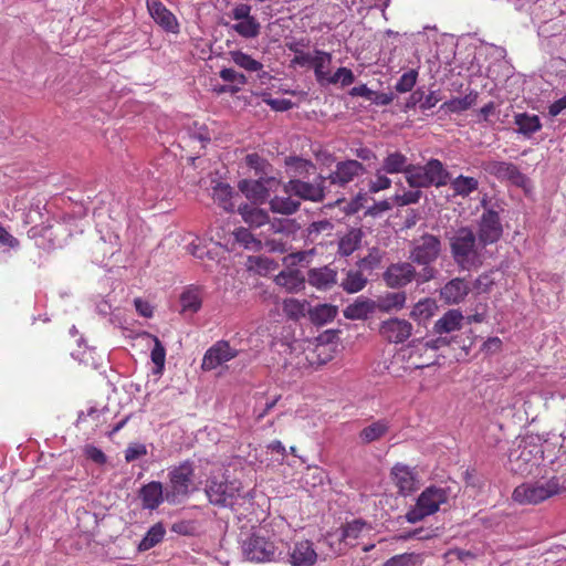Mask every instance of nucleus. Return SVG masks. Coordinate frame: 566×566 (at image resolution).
Instances as JSON below:
<instances>
[{
	"label": "nucleus",
	"mask_w": 566,
	"mask_h": 566,
	"mask_svg": "<svg viewBox=\"0 0 566 566\" xmlns=\"http://www.w3.org/2000/svg\"><path fill=\"white\" fill-rule=\"evenodd\" d=\"M188 252L197 259H203L205 256H209L210 252L202 244V241L199 238L193 239L187 245Z\"/></svg>",
	"instance_id": "obj_60"
},
{
	"label": "nucleus",
	"mask_w": 566,
	"mask_h": 566,
	"mask_svg": "<svg viewBox=\"0 0 566 566\" xmlns=\"http://www.w3.org/2000/svg\"><path fill=\"white\" fill-rule=\"evenodd\" d=\"M391 479L397 486L399 494L403 496L410 495L419 486L417 474L406 464H395L391 469Z\"/></svg>",
	"instance_id": "obj_18"
},
{
	"label": "nucleus",
	"mask_w": 566,
	"mask_h": 566,
	"mask_svg": "<svg viewBox=\"0 0 566 566\" xmlns=\"http://www.w3.org/2000/svg\"><path fill=\"white\" fill-rule=\"evenodd\" d=\"M542 453L539 446L521 442L509 454L510 470L518 474L531 473L538 465Z\"/></svg>",
	"instance_id": "obj_8"
},
{
	"label": "nucleus",
	"mask_w": 566,
	"mask_h": 566,
	"mask_svg": "<svg viewBox=\"0 0 566 566\" xmlns=\"http://www.w3.org/2000/svg\"><path fill=\"white\" fill-rule=\"evenodd\" d=\"M300 200L294 199L293 195L287 197L276 196L270 201V208L273 212L282 214H292L300 208Z\"/></svg>",
	"instance_id": "obj_39"
},
{
	"label": "nucleus",
	"mask_w": 566,
	"mask_h": 566,
	"mask_svg": "<svg viewBox=\"0 0 566 566\" xmlns=\"http://www.w3.org/2000/svg\"><path fill=\"white\" fill-rule=\"evenodd\" d=\"M417 275L415 266L409 262L390 264L384 273L386 284L391 289H398L409 284Z\"/></svg>",
	"instance_id": "obj_16"
},
{
	"label": "nucleus",
	"mask_w": 566,
	"mask_h": 566,
	"mask_svg": "<svg viewBox=\"0 0 566 566\" xmlns=\"http://www.w3.org/2000/svg\"><path fill=\"white\" fill-rule=\"evenodd\" d=\"M367 284V277L360 271H348L346 277L342 281L340 286L347 293H357Z\"/></svg>",
	"instance_id": "obj_47"
},
{
	"label": "nucleus",
	"mask_w": 566,
	"mask_h": 566,
	"mask_svg": "<svg viewBox=\"0 0 566 566\" xmlns=\"http://www.w3.org/2000/svg\"><path fill=\"white\" fill-rule=\"evenodd\" d=\"M193 468L184 462L169 471V488L166 491V501L175 504L187 497L193 490Z\"/></svg>",
	"instance_id": "obj_6"
},
{
	"label": "nucleus",
	"mask_w": 566,
	"mask_h": 566,
	"mask_svg": "<svg viewBox=\"0 0 566 566\" xmlns=\"http://www.w3.org/2000/svg\"><path fill=\"white\" fill-rule=\"evenodd\" d=\"M375 311L376 302L360 296L344 310V316L348 319H366Z\"/></svg>",
	"instance_id": "obj_26"
},
{
	"label": "nucleus",
	"mask_w": 566,
	"mask_h": 566,
	"mask_svg": "<svg viewBox=\"0 0 566 566\" xmlns=\"http://www.w3.org/2000/svg\"><path fill=\"white\" fill-rule=\"evenodd\" d=\"M138 495L143 507L150 511L156 510L166 500L163 484L158 481H151L143 485Z\"/></svg>",
	"instance_id": "obj_22"
},
{
	"label": "nucleus",
	"mask_w": 566,
	"mask_h": 566,
	"mask_svg": "<svg viewBox=\"0 0 566 566\" xmlns=\"http://www.w3.org/2000/svg\"><path fill=\"white\" fill-rule=\"evenodd\" d=\"M451 492L444 486H429L417 499L416 505L406 513L409 523H418L424 517L434 514L440 506L449 501Z\"/></svg>",
	"instance_id": "obj_4"
},
{
	"label": "nucleus",
	"mask_w": 566,
	"mask_h": 566,
	"mask_svg": "<svg viewBox=\"0 0 566 566\" xmlns=\"http://www.w3.org/2000/svg\"><path fill=\"white\" fill-rule=\"evenodd\" d=\"M220 77L224 82H233L240 85H244L247 83V77L242 73H238L233 69H222L220 71Z\"/></svg>",
	"instance_id": "obj_62"
},
{
	"label": "nucleus",
	"mask_w": 566,
	"mask_h": 566,
	"mask_svg": "<svg viewBox=\"0 0 566 566\" xmlns=\"http://www.w3.org/2000/svg\"><path fill=\"white\" fill-rule=\"evenodd\" d=\"M365 168L361 163L355 159L340 161L335 170L327 177L331 184L345 186L352 182L356 177L364 174Z\"/></svg>",
	"instance_id": "obj_19"
},
{
	"label": "nucleus",
	"mask_w": 566,
	"mask_h": 566,
	"mask_svg": "<svg viewBox=\"0 0 566 566\" xmlns=\"http://www.w3.org/2000/svg\"><path fill=\"white\" fill-rule=\"evenodd\" d=\"M332 63V55L327 52L316 50L312 65L314 66V72L317 82L323 83L326 82L329 74V66Z\"/></svg>",
	"instance_id": "obj_36"
},
{
	"label": "nucleus",
	"mask_w": 566,
	"mask_h": 566,
	"mask_svg": "<svg viewBox=\"0 0 566 566\" xmlns=\"http://www.w3.org/2000/svg\"><path fill=\"white\" fill-rule=\"evenodd\" d=\"M514 119L518 127L517 132L526 137L532 136L542 128V124L537 115L521 113L516 114Z\"/></svg>",
	"instance_id": "obj_35"
},
{
	"label": "nucleus",
	"mask_w": 566,
	"mask_h": 566,
	"mask_svg": "<svg viewBox=\"0 0 566 566\" xmlns=\"http://www.w3.org/2000/svg\"><path fill=\"white\" fill-rule=\"evenodd\" d=\"M450 180V174L438 159H430L423 166H415L407 170V182L413 188L442 187Z\"/></svg>",
	"instance_id": "obj_5"
},
{
	"label": "nucleus",
	"mask_w": 566,
	"mask_h": 566,
	"mask_svg": "<svg viewBox=\"0 0 566 566\" xmlns=\"http://www.w3.org/2000/svg\"><path fill=\"white\" fill-rule=\"evenodd\" d=\"M308 311V303L305 300L291 297L283 301V312L291 319L304 317Z\"/></svg>",
	"instance_id": "obj_44"
},
{
	"label": "nucleus",
	"mask_w": 566,
	"mask_h": 566,
	"mask_svg": "<svg viewBox=\"0 0 566 566\" xmlns=\"http://www.w3.org/2000/svg\"><path fill=\"white\" fill-rule=\"evenodd\" d=\"M412 331V324L409 321L399 317L382 321L379 325L380 336L392 344L406 342L411 336Z\"/></svg>",
	"instance_id": "obj_14"
},
{
	"label": "nucleus",
	"mask_w": 566,
	"mask_h": 566,
	"mask_svg": "<svg viewBox=\"0 0 566 566\" xmlns=\"http://www.w3.org/2000/svg\"><path fill=\"white\" fill-rule=\"evenodd\" d=\"M441 252V242L433 234H423L412 241L409 259L419 265H430Z\"/></svg>",
	"instance_id": "obj_10"
},
{
	"label": "nucleus",
	"mask_w": 566,
	"mask_h": 566,
	"mask_svg": "<svg viewBox=\"0 0 566 566\" xmlns=\"http://www.w3.org/2000/svg\"><path fill=\"white\" fill-rule=\"evenodd\" d=\"M324 543L334 555H343L349 547L342 528L328 532L324 538Z\"/></svg>",
	"instance_id": "obj_43"
},
{
	"label": "nucleus",
	"mask_w": 566,
	"mask_h": 566,
	"mask_svg": "<svg viewBox=\"0 0 566 566\" xmlns=\"http://www.w3.org/2000/svg\"><path fill=\"white\" fill-rule=\"evenodd\" d=\"M333 224L328 220H319L312 222L307 228V238L312 241L316 240L317 235L322 232H331Z\"/></svg>",
	"instance_id": "obj_56"
},
{
	"label": "nucleus",
	"mask_w": 566,
	"mask_h": 566,
	"mask_svg": "<svg viewBox=\"0 0 566 566\" xmlns=\"http://www.w3.org/2000/svg\"><path fill=\"white\" fill-rule=\"evenodd\" d=\"M558 478L542 479L534 482H526L515 488L512 497L522 505L538 504L562 492Z\"/></svg>",
	"instance_id": "obj_3"
},
{
	"label": "nucleus",
	"mask_w": 566,
	"mask_h": 566,
	"mask_svg": "<svg viewBox=\"0 0 566 566\" xmlns=\"http://www.w3.org/2000/svg\"><path fill=\"white\" fill-rule=\"evenodd\" d=\"M483 168L489 175L500 181H506L523 189H526L528 186V178L512 163L490 160L484 164Z\"/></svg>",
	"instance_id": "obj_11"
},
{
	"label": "nucleus",
	"mask_w": 566,
	"mask_h": 566,
	"mask_svg": "<svg viewBox=\"0 0 566 566\" xmlns=\"http://www.w3.org/2000/svg\"><path fill=\"white\" fill-rule=\"evenodd\" d=\"M420 556L415 553H403L390 557L384 566H412L418 563Z\"/></svg>",
	"instance_id": "obj_53"
},
{
	"label": "nucleus",
	"mask_w": 566,
	"mask_h": 566,
	"mask_svg": "<svg viewBox=\"0 0 566 566\" xmlns=\"http://www.w3.org/2000/svg\"><path fill=\"white\" fill-rule=\"evenodd\" d=\"M283 557L292 566H313L317 560V553L311 541L302 539L295 542L287 554L283 553Z\"/></svg>",
	"instance_id": "obj_17"
},
{
	"label": "nucleus",
	"mask_w": 566,
	"mask_h": 566,
	"mask_svg": "<svg viewBox=\"0 0 566 566\" xmlns=\"http://www.w3.org/2000/svg\"><path fill=\"white\" fill-rule=\"evenodd\" d=\"M478 98L476 93H470L463 97H455L450 101L444 102L440 108L444 112L449 113H461L469 109L472 105L475 104Z\"/></svg>",
	"instance_id": "obj_41"
},
{
	"label": "nucleus",
	"mask_w": 566,
	"mask_h": 566,
	"mask_svg": "<svg viewBox=\"0 0 566 566\" xmlns=\"http://www.w3.org/2000/svg\"><path fill=\"white\" fill-rule=\"evenodd\" d=\"M146 337L154 344L150 358L156 366V373L160 374L165 367L166 349L157 336L147 334Z\"/></svg>",
	"instance_id": "obj_49"
},
{
	"label": "nucleus",
	"mask_w": 566,
	"mask_h": 566,
	"mask_svg": "<svg viewBox=\"0 0 566 566\" xmlns=\"http://www.w3.org/2000/svg\"><path fill=\"white\" fill-rule=\"evenodd\" d=\"M469 291V284L464 280L457 277L449 281L440 290V297L447 304H459L464 300Z\"/></svg>",
	"instance_id": "obj_23"
},
{
	"label": "nucleus",
	"mask_w": 566,
	"mask_h": 566,
	"mask_svg": "<svg viewBox=\"0 0 566 566\" xmlns=\"http://www.w3.org/2000/svg\"><path fill=\"white\" fill-rule=\"evenodd\" d=\"M369 192L376 193L381 190L388 189L391 186V180L384 175L381 169L377 170L375 178L369 181Z\"/></svg>",
	"instance_id": "obj_55"
},
{
	"label": "nucleus",
	"mask_w": 566,
	"mask_h": 566,
	"mask_svg": "<svg viewBox=\"0 0 566 566\" xmlns=\"http://www.w3.org/2000/svg\"><path fill=\"white\" fill-rule=\"evenodd\" d=\"M272 178H263L259 176L258 179H243L239 182L240 191L250 200L255 202H263L269 196V185L273 182Z\"/></svg>",
	"instance_id": "obj_21"
},
{
	"label": "nucleus",
	"mask_w": 566,
	"mask_h": 566,
	"mask_svg": "<svg viewBox=\"0 0 566 566\" xmlns=\"http://www.w3.org/2000/svg\"><path fill=\"white\" fill-rule=\"evenodd\" d=\"M336 271L328 268L311 269L307 273L308 283L317 290H328L336 284Z\"/></svg>",
	"instance_id": "obj_24"
},
{
	"label": "nucleus",
	"mask_w": 566,
	"mask_h": 566,
	"mask_svg": "<svg viewBox=\"0 0 566 566\" xmlns=\"http://www.w3.org/2000/svg\"><path fill=\"white\" fill-rule=\"evenodd\" d=\"M450 187L453 190L454 196L468 197L479 187L478 179L460 175L457 178L449 180Z\"/></svg>",
	"instance_id": "obj_37"
},
{
	"label": "nucleus",
	"mask_w": 566,
	"mask_h": 566,
	"mask_svg": "<svg viewBox=\"0 0 566 566\" xmlns=\"http://www.w3.org/2000/svg\"><path fill=\"white\" fill-rule=\"evenodd\" d=\"M201 291L197 286H188L180 295L181 311L184 313L198 312L201 307Z\"/></svg>",
	"instance_id": "obj_32"
},
{
	"label": "nucleus",
	"mask_w": 566,
	"mask_h": 566,
	"mask_svg": "<svg viewBox=\"0 0 566 566\" xmlns=\"http://www.w3.org/2000/svg\"><path fill=\"white\" fill-rule=\"evenodd\" d=\"M451 253L457 264L470 270L480 264V254L474 232L462 227L455 231L450 239Z\"/></svg>",
	"instance_id": "obj_2"
},
{
	"label": "nucleus",
	"mask_w": 566,
	"mask_h": 566,
	"mask_svg": "<svg viewBox=\"0 0 566 566\" xmlns=\"http://www.w3.org/2000/svg\"><path fill=\"white\" fill-rule=\"evenodd\" d=\"M319 179L321 182L317 184L305 182L300 179H291L284 185V190L287 195H293L298 199L317 202L324 198V189L322 182L325 180V178L319 177Z\"/></svg>",
	"instance_id": "obj_15"
},
{
	"label": "nucleus",
	"mask_w": 566,
	"mask_h": 566,
	"mask_svg": "<svg viewBox=\"0 0 566 566\" xmlns=\"http://www.w3.org/2000/svg\"><path fill=\"white\" fill-rule=\"evenodd\" d=\"M355 80L354 73L347 67H339L333 75L328 76V84L340 83L343 86L350 85Z\"/></svg>",
	"instance_id": "obj_54"
},
{
	"label": "nucleus",
	"mask_w": 566,
	"mask_h": 566,
	"mask_svg": "<svg viewBox=\"0 0 566 566\" xmlns=\"http://www.w3.org/2000/svg\"><path fill=\"white\" fill-rule=\"evenodd\" d=\"M135 308L143 317H151L153 316V306L149 302L144 301L142 298H135L134 301Z\"/></svg>",
	"instance_id": "obj_64"
},
{
	"label": "nucleus",
	"mask_w": 566,
	"mask_h": 566,
	"mask_svg": "<svg viewBox=\"0 0 566 566\" xmlns=\"http://www.w3.org/2000/svg\"><path fill=\"white\" fill-rule=\"evenodd\" d=\"M411 167L408 163V158L399 153H389L382 160L381 170L385 174H400L403 172L407 176V170Z\"/></svg>",
	"instance_id": "obj_29"
},
{
	"label": "nucleus",
	"mask_w": 566,
	"mask_h": 566,
	"mask_svg": "<svg viewBox=\"0 0 566 566\" xmlns=\"http://www.w3.org/2000/svg\"><path fill=\"white\" fill-rule=\"evenodd\" d=\"M421 197L420 190H409L403 192L402 195L395 196V202L398 206H408L411 203H417Z\"/></svg>",
	"instance_id": "obj_59"
},
{
	"label": "nucleus",
	"mask_w": 566,
	"mask_h": 566,
	"mask_svg": "<svg viewBox=\"0 0 566 566\" xmlns=\"http://www.w3.org/2000/svg\"><path fill=\"white\" fill-rule=\"evenodd\" d=\"M84 454L87 459L92 460L97 464L106 463V455L104 454V452L93 444L85 446Z\"/></svg>",
	"instance_id": "obj_61"
},
{
	"label": "nucleus",
	"mask_w": 566,
	"mask_h": 566,
	"mask_svg": "<svg viewBox=\"0 0 566 566\" xmlns=\"http://www.w3.org/2000/svg\"><path fill=\"white\" fill-rule=\"evenodd\" d=\"M251 270H254L261 275H265L269 272L273 271L275 268V263L264 256H253L249 259Z\"/></svg>",
	"instance_id": "obj_52"
},
{
	"label": "nucleus",
	"mask_w": 566,
	"mask_h": 566,
	"mask_svg": "<svg viewBox=\"0 0 566 566\" xmlns=\"http://www.w3.org/2000/svg\"><path fill=\"white\" fill-rule=\"evenodd\" d=\"M238 354L239 350L231 347L227 340H218L205 353L201 368L206 371L213 370L235 358Z\"/></svg>",
	"instance_id": "obj_13"
},
{
	"label": "nucleus",
	"mask_w": 566,
	"mask_h": 566,
	"mask_svg": "<svg viewBox=\"0 0 566 566\" xmlns=\"http://www.w3.org/2000/svg\"><path fill=\"white\" fill-rule=\"evenodd\" d=\"M241 482L239 480H228L213 476L208 480L206 494L210 503L220 506H232L241 497Z\"/></svg>",
	"instance_id": "obj_7"
},
{
	"label": "nucleus",
	"mask_w": 566,
	"mask_h": 566,
	"mask_svg": "<svg viewBox=\"0 0 566 566\" xmlns=\"http://www.w3.org/2000/svg\"><path fill=\"white\" fill-rule=\"evenodd\" d=\"M274 282L289 293H297L305 289V277L296 270L280 272Z\"/></svg>",
	"instance_id": "obj_25"
},
{
	"label": "nucleus",
	"mask_w": 566,
	"mask_h": 566,
	"mask_svg": "<svg viewBox=\"0 0 566 566\" xmlns=\"http://www.w3.org/2000/svg\"><path fill=\"white\" fill-rule=\"evenodd\" d=\"M245 164L249 168L255 170V176H262L263 174H266L265 168L268 167V164L258 154H249L245 157Z\"/></svg>",
	"instance_id": "obj_57"
},
{
	"label": "nucleus",
	"mask_w": 566,
	"mask_h": 566,
	"mask_svg": "<svg viewBox=\"0 0 566 566\" xmlns=\"http://www.w3.org/2000/svg\"><path fill=\"white\" fill-rule=\"evenodd\" d=\"M340 528L349 546L355 545V541L358 539L364 532L369 531L367 523L361 520H353Z\"/></svg>",
	"instance_id": "obj_45"
},
{
	"label": "nucleus",
	"mask_w": 566,
	"mask_h": 566,
	"mask_svg": "<svg viewBox=\"0 0 566 566\" xmlns=\"http://www.w3.org/2000/svg\"><path fill=\"white\" fill-rule=\"evenodd\" d=\"M390 429L388 419H379L364 427L359 432V439L363 443H371L385 437Z\"/></svg>",
	"instance_id": "obj_28"
},
{
	"label": "nucleus",
	"mask_w": 566,
	"mask_h": 566,
	"mask_svg": "<svg viewBox=\"0 0 566 566\" xmlns=\"http://www.w3.org/2000/svg\"><path fill=\"white\" fill-rule=\"evenodd\" d=\"M147 454V448L143 443H130L125 450V460L133 462Z\"/></svg>",
	"instance_id": "obj_58"
},
{
	"label": "nucleus",
	"mask_w": 566,
	"mask_h": 566,
	"mask_svg": "<svg viewBox=\"0 0 566 566\" xmlns=\"http://www.w3.org/2000/svg\"><path fill=\"white\" fill-rule=\"evenodd\" d=\"M502 232L503 228L497 212L486 209L479 220V243L483 247L495 243L502 237Z\"/></svg>",
	"instance_id": "obj_12"
},
{
	"label": "nucleus",
	"mask_w": 566,
	"mask_h": 566,
	"mask_svg": "<svg viewBox=\"0 0 566 566\" xmlns=\"http://www.w3.org/2000/svg\"><path fill=\"white\" fill-rule=\"evenodd\" d=\"M363 232L360 229H352L339 239L338 252L343 256L354 253L360 245Z\"/></svg>",
	"instance_id": "obj_33"
},
{
	"label": "nucleus",
	"mask_w": 566,
	"mask_h": 566,
	"mask_svg": "<svg viewBox=\"0 0 566 566\" xmlns=\"http://www.w3.org/2000/svg\"><path fill=\"white\" fill-rule=\"evenodd\" d=\"M147 10L150 17L165 31L177 33L179 23L175 14L168 10L160 0H146Z\"/></svg>",
	"instance_id": "obj_20"
},
{
	"label": "nucleus",
	"mask_w": 566,
	"mask_h": 566,
	"mask_svg": "<svg viewBox=\"0 0 566 566\" xmlns=\"http://www.w3.org/2000/svg\"><path fill=\"white\" fill-rule=\"evenodd\" d=\"M165 534L166 530L163 523H156L148 530L144 538L140 541L138 545L139 551L144 552L155 547L163 541Z\"/></svg>",
	"instance_id": "obj_42"
},
{
	"label": "nucleus",
	"mask_w": 566,
	"mask_h": 566,
	"mask_svg": "<svg viewBox=\"0 0 566 566\" xmlns=\"http://www.w3.org/2000/svg\"><path fill=\"white\" fill-rule=\"evenodd\" d=\"M240 214L245 223L251 227H261L269 221V214L263 209L244 205L239 208Z\"/></svg>",
	"instance_id": "obj_38"
},
{
	"label": "nucleus",
	"mask_w": 566,
	"mask_h": 566,
	"mask_svg": "<svg viewBox=\"0 0 566 566\" xmlns=\"http://www.w3.org/2000/svg\"><path fill=\"white\" fill-rule=\"evenodd\" d=\"M311 321L317 325L332 322L337 315V307L331 304H321L308 311Z\"/></svg>",
	"instance_id": "obj_40"
},
{
	"label": "nucleus",
	"mask_w": 566,
	"mask_h": 566,
	"mask_svg": "<svg viewBox=\"0 0 566 566\" xmlns=\"http://www.w3.org/2000/svg\"><path fill=\"white\" fill-rule=\"evenodd\" d=\"M233 235L235 241L242 244L245 249L259 250L261 248V241L255 239L245 228H238L233 232Z\"/></svg>",
	"instance_id": "obj_50"
},
{
	"label": "nucleus",
	"mask_w": 566,
	"mask_h": 566,
	"mask_svg": "<svg viewBox=\"0 0 566 566\" xmlns=\"http://www.w3.org/2000/svg\"><path fill=\"white\" fill-rule=\"evenodd\" d=\"M463 315L459 310H449L433 326L436 334H448L462 327Z\"/></svg>",
	"instance_id": "obj_27"
},
{
	"label": "nucleus",
	"mask_w": 566,
	"mask_h": 566,
	"mask_svg": "<svg viewBox=\"0 0 566 566\" xmlns=\"http://www.w3.org/2000/svg\"><path fill=\"white\" fill-rule=\"evenodd\" d=\"M418 77V71L417 70H410L406 73H403L398 82L396 83V91L399 93H407L410 92L413 86L416 85Z\"/></svg>",
	"instance_id": "obj_51"
},
{
	"label": "nucleus",
	"mask_w": 566,
	"mask_h": 566,
	"mask_svg": "<svg viewBox=\"0 0 566 566\" xmlns=\"http://www.w3.org/2000/svg\"><path fill=\"white\" fill-rule=\"evenodd\" d=\"M229 54L235 65L248 72H259L263 69L261 62L242 51H231Z\"/></svg>",
	"instance_id": "obj_46"
},
{
	"label": "nucleus",
	"mask_w": 566,
	"mask_h": 566,
	"mask_svg": "<svg viewBox=\"0 0 566 566\" xmlns=\"http://www.w3.org/2000/svg\"><path fill=\"white\" fill-rule=\"evenodd\" d=\"M213 200L224 210L230 211L233 209L232 188L228 184L218 182L212 189Z\"/></svg>",
	"instance_id": "obj_48"
},
{
	"label": "nucleus",
	"mask_w": 566,
	"mask_h": 566,
	"mask_svg": "<svg viewBox=\"0 0 566 566\" xmlns=\"http://www.w3.org/2000/svg\"><path fill=\"white\" fill-rule=\"evenodd\" d=\"M407 295L405 292H389L378 297L376 302V310L385 313L399 311L405 307Z\"/></svg>",
	"instance_id": "obj_30"
},
{
	"label": "nucleus",
	"mask_w": 566,
	"mask_h": 566,
	"mask_svg": "<svg viewBox=\"0 0 566 566\" xmlns=\"http://www.w3.org/2000/svg\"><path fill=\"white\" fill-rule=\"evenodd\" d=\"M437 311V301L431 297H424L413 305L410 317L418 323H424L429 321Z\"/></svg>",
	"instance_id": "obj_31"
},
{
	"label": "nucleus",
	"mask_w": 566,
	"mask_h": 566,
	"mask_svg": "<svg viewBox=\"0 0 566 566\" xmlns=\"http://www.w3.org/2000/svg\"><path fill=\"white\" fill-rule=\"evenodd\" d=\"M243 557L253 563H271L284 560L283 542L280 539L271 524L252 528L241 539Z\"/></svg>",
	"instance_id": "obj_1"
},
{
	"label": "nucleus",
	"mask_w": 566,
	"mask_h": 566,
	"mask_svg": "<svg viewBox=\"0 0 566 566\" xmlns=\"http://www.w3.org/2000/svg\"><path fill=\"white\" fill-rule=\"evenodd\" d=\"M441 101L439 92H430L420 102V108L422 111H428L434 107Z\"/></svg>",
	"instance_id": "obj_63"
},
{
	"label": "nucleus",
	"mask_w": 566,
	"mask_h": 566,
	"mask_svg": "<svg viewBox=\"0 0 566 566\" xmlns=\"http://www.w3.org/2000/svg\"><path fill=\"white\" fill-rule=\"evenodd\" d=\"M252 7L248 3H235L230 17L235 21L231 30L244 39H255L261 32V23L251 14Z\"/></svg>",
	"instance_id": "obj_9"
},
{
	"label": "nucleus",
	"mask_w": 566,
	"mask_h": 566,
	"mask_svg": "<svg viewBox=\"0 0 566 566\" xmlns=\"http://www.w3.org/2000/svg\"><path fill=\"white\" fill-rule=\"evenodd\" d=\"M285 165L289 174L294 177L293 179H297L296 177H307L315 171V166L312 161L300 157L286 158Z\"/></svg>",
	"instance_id": "obj_34"
}]
</instances>
